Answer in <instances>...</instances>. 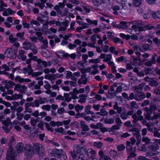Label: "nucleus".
Instances as JSON below:
<instances>
[{
  "mask_svg": "<svg viewBox=\"0 0 160 160\" xmlns=\"http://www.w3.org/2000/svg\"><path fill=\"white\" fill-rule=\"evenodd\" d=\"M154 141L155 143L159 144L160 145V139H155ZM149 150L147 152L146 156L151 157L154 155H156L158 154V152L157 150L158 149L159 147L158 144L155 143H151L148 146Z\"/></svg>",
  "mask_w": 160,
  "mask_h": 160,
  "instance_id": "2",
  "label": "nucleus"
},
{
  "mask_svg": "<svg viewBox=\"0 0 160 160\" xmlns=\"http://www.w3.org/2000/svg\"><path fill=\"white\" fill-rule=\"evenodd\" d=\"M42 108L44 110L49 111H50L51 109L50 106L49 105H43L42 106Z\"/></svg>",
  "mask_w": 160,
  "mask_h": 160,
  "instance_id": "62",
  "label": "nucleus"
},
{
  "mask_svg": "<svg viewBox=\"0 0 160 160\" xmlns=\"http://www.w3.org/2000/svg\"><path fill=\"white\" fill-rule=\"evenodd\" d=\"M142 50L141 49L139 48L140 51L141 52L145 51L150 49V46L149 45L147 44H144L142 46Z\"/></svg>",
  "mask_w": 160,
  "mask_h": 160,
  "instance_id": "27",
  "label": "nucleus"
},
{
  "mask_svg": "<svg viewBox=\"0 0 160 160\" xmlns=\"http://www.w3.org/2000/svg\"><path fill=\"white\" fill-rule=\"evenodd\" d=\"M31 59L33 60L37 61L38 64H39L41 62V59L38 58L37 57L35 56H33Z\"/></svg>",
  "mask_w": 160,
  "mask_h": 160,
  "instance_id": "53",
  "label": "nucleus"
},
{
  "mask_svg": "<svg viewBox=\"0 0 160 160\" xmlns=\"http://www.w3.org/2000/svg\"><path fill=\"white\" fill-rule=\"evenodd\" d=\"M112 9L113 11V13L115 15H118V13L117 11L119 10L120 8L117 6H115L112 7Z\"/></svg>",
  "mask_w": 160,
  "mask_h": 160,
  "instance_id": "38",
  "label": "nucleus"
},
{
  "mask_svg": "<svg viewBox=\"0 0 160 160\" xmlns=\"http://www.w3.org/2000/svg\"><path fill=\"white\" fill-rule=\"evenodd\" d=\"M95 115H93L92 116V118H91L89 116H86L84 118V119L88 122H90L91 120H93V119L94 118H96V116H95Z\"/></svg>",
  "mask_w": 160,
  "mask_h": 160,
  "instance_id": "52",
  "label": "nucleus"
},
{
  "mask_svg": "<svg viewBox=\"0 0 160 160\" xmlns=\"http://www.w3.org/2000/svg\"><path fill=\"white\" fill-rule=\"evenodd\" d=\"M111 66L112 68V71L113 73L116 72L117 71L116 69V67L114 66V64L111 61Z\"/></svg>",
  "mask_w": 160,
  "mask_h": 160,
  "instance_id": "58",
  "label": "nucleus"
},
{
  "mask_svg": "<svg viewBox=\"0 0 160 160\" xmlns=\"http://www.w3.org/2000/svg\"><path fill=\"white\" fill-rule=\"evenodd\" d=\"M145 94L142 92H137L135 94V100L137 101H140L145 98Z\"/></svg>",
  "mask_w": 160,
  "mask_h": 160,
  "instance_id": "13",
  "label": "nucleus"
},
{
  "mask_svg": "<svg viewBox=\"0 0 160 160\" xmlns=\"http://www.w3.org/2000/svg\"><path fill=\"white\" fill-rule=\"evenodd\" d=\"M83 47L81 46L77 48V53L78 54H79L80 56H81L80 53L81 52H85L87 51L86 49L84 48H83Z\"/></svg>",
  "mask_w": 160,
  "mask_h": 160,
  "instance_id": "26",
  "label": "nucleus"
},
{
  "mask_svg": "<svg viewBox=\"0 0 160 160\" xmlns=\"http://www.w3.org/2000/svg\"><path fill=\"white\" fill-rule=\"evenodd\" d=\"M141 0H133V5L135 7L139 6L141 4Z\"/></svg>",
  "mask_w": 160,
  "mask_h": 160,
  "instance_id": "45",
  "label": "nucleus"
},
{
  "mask_svg": "<svg viewBox=\"0 0 160 160\" xmlns=\"http://www.w3.org/2000/svg\"><path fill=\"white\" fill-rule=\"evenodd\" d=\"M14 83L11 81H9L6 82L5 84V86L7 88H12L13 86L15 85Z\"/></svg>",
  "mask_w": 160,
  "mask_h": 160,
  "instance_id": "30",
  "label": "nucleus"
},
{
  "mask_svg": "<svg viewBox=\"0 0 160 160\" xmlns=\"http://www.w3.org/2000/svg\"><path fill=\"white\" fill-rule=\"evenodd\" d=\"M22 97V95L21 94H15L12 96V100H15L17 99H21Z\"/></svg>",
  "mask_w": 160,
  "mask_h": 160,
  "instance_id": "32",
  "label": "nucleus"
},
{
  "mask_svg": "<svg viewBox=\"0 0 160 160\" xmlns=\"http://www.w3.org/2000/svg\"><path fill=\"white\" fill-rule=\"evenodd\" d=\"M149 85L152 86L157 87L159 85V83L158 81L154 80L152 78Z\"/></svg>",
  "mask_w": 160,
  "mask_h": 160,
  "instance_id": "35",
  "label": "nucleus"
},
{
  "mask_svg": "<svg viewBox=\"0 0 160 160\" xmlns=\"http://www.w3.org/2000/svg\"><path fill=\"white\" fill-rule=\"evenodd\" d=\"M102 145V143L101 142H95L93 143V146L99 149L101 148Z\"/></svg>",
  "mask_w": 160,
  "mask_h": 160,
  "instance_id": "40",
  "label": "nucleus"
},
{
  "mask_svg": "<svg viewBox=\"0 0 160 160\" xmlns=\"http://www.w3.org/2000/svg\"><path fill=\"white\" fill-rule=\"evenodd\" d=\"M107 114V112L104 111L102 110L100 112H98L96 113L95 114V116H96L97 118H98V115H100L102 116H105Z\"/></svg>",
  "mask_w": 160,
  "mask_h": 160,
  "instance_id": "39",
  "label": "nucleus"
},
{
  "mask_svg": "<svg viewBox=\"0 0 160 160\" xmlns=\"http://www.w3.org/2000/svg\"><path fill=\"white\" fill-rule=\"evenodd\" d=\"M16 158L15 154L14 153L12 148L10 147L7 151L6 158L4 160H17Z\"/></svg>",
  "mask_w": 160,
  "mask_h": 160,
  "instance_id": "8",
  "label": "nucleus"
},
{
  "mask_svg": "<svg viewBox=\"0 0 160 160\" xmlns=\"http://www.w3.org/2000/svg\"><path fill=\"white\" fill-rule=\"evenodd\" d=\"M44 83H45V84L44 85V88L46 89H50L51 86L49 82L47 81H45Z\"/></svg>",
  "mask_w": 160,
  "mask_h": 160,
  "instance_id": "43",
  "label": "nucleus"
},
{
  "mask_svg": "<svg viewBox=\"0 0 160 160\" xmlns=\"http://www.w3.org/2000/svg\"><path fill=\"white\" fill-rule=\"evenodd\" d=\"M105 2L104 0H92V3L94 6H99Z\"/></svg>",
  "mask_w": 160,
  "mask_h": 160,
  "instance_id": "19",
  "label": "nucleus"
},
{
  "mask_svg": "<svg viewBox=\"0 0 160 160\" xmlns=\"http://www.w3.org/2000/svg\"><path fill=\"white\" fill-rule=\"evenodd\" d=\"M0 69L1 70H4L6 71H8L10 70L9 67L5 64H3L0 67Z\"/></svg>",
  "mask_w": 160,
  "mask_h": 160,
  "instance_id": "48",
  "label": "nucleus"
},
{
  "mask_svg": "<svg viewBox=\"0 0 160 160\" xmlns=\"http://www.w3.org/2000/svg\"><path fill=\"white\" fill-rule=\"evenodd\" d=\"M152 17L154 18H158L160 19V11H158L155 13L154 12H152Z\"/></svg>",
  "mask_w": 160,
  "mask_h": 160,
  "instance_id": "31",
  "label": "nucleus"
},
{
  "mask_svg": "<svg viewBox=\"0 0 160 160\" xmlns=\"http://www.w3.org/2000/svg\"><path fill=\"white\" fill-rule=\"evenodd\" d=\"M23 144L22 143H18L16 146L17 152L20 153L24 152L26 156L31 158L34 152L36 153L40 156H43L44 155V150L42 145L38 142L33 144V147L29 144H27L23 148Z\"/></svg>",
  "mask_w": 160,
  "mask_h": 160,
  "instance_id": "1",
  "label": "nucleus"
},
{
  "mask_svg": "<svg viewBox=\"0 0 160 160\" xmlns=\"http://www.w3.org/2000/svg\"><path fill=\"white\" fill-rule=\"evenodd\" d=\"M88 27V24H84L83 26L79 27L77 28V31L78 32H81L83 29L87 28Z\"/></svg>",
  "mask_w": 160,
  "mask_h": 160,
  "instance_id": "33",
  "label": "nucleus"
},
{
  "mask_svg": "<svg viewBox=\"0 0 160 160\" xmlns=\"http://www.w3.org/2000/svg\"><path fill=\"white\" fill-rule=\"evenodd\" d=\"M16 51L13 50L12 48L7 49L4 52V54L6 57L12 58H14L16 57Z\"/></svg>",
  "mask_w": 160,
  "mask_h": 160,
  "instance_id": "7",
  "label": "nucleus"
},
{
  "mask_svg": "<svg viewBox=\"0 0 160 160\" xmlns=\"http://www.w3.org/2000/svg\"><path fill=\"white\" fill-rule=\"evenodd\" d=\"M86 21L89 23L90 24H94L95 25H97V21L95 20L92 21L89 19L87 18L86 19Z\"/></svg>",
  "mask_w": 160,
  "mask_h": 160,
  "instance_id": "61",
  "label": "nucleus"
},
{
  "mask_svg": "<svg viewBox=\"0 0 160 160\" xmlns=\"http://www.w3.org/2000/svg\"><path fill=\"white\" fill-rule=\"evenodd\" d=\"M81 126L83 130L82 132V134L84 136H88L89 134L86 132V131L89 130V128L88 126L86 125L85 122L82 121L81 122Z\"/></svg>",
  "mask_w": 160,
  "mask_h": 160,
  "instance_id": "12",
  "label": "nucleus"
},
{
  "mask_svg": "<svg viewBox=\"0 0 160 160\" xmlns=\"http://www.w3.org/2000/svg\"><path fill=\"white\" fill-rule=\"evenodd\" d=\"M30 24L31 26H33V24L37 26H39L40 24L37 21L35 20H32L30 22Z\"/></svg>",
  "mask_w": 160,
  "mask_h": 160,
  "instance_id": "63",
  "label": "nucleus"
},
{
  "mask_svg": "<svg viewBox=\"0 0 160 160\" xmlns=\"http://www.w3.org/2000/svg\"><path fill=\"white\" fill-rule=\"evenodd\" d=\"M132 118L133 119L132 121V123L135 124L138 121V117L136 113L133 114L132 116Z\"/></svg>",
  "mask_w": 160,
  "mask_h": 160,
  "instance_id": "42",
  "label": "nucleus"
},
{
  "mask_svg": "<svg viewBox=\"0 0 160 160\" xmlns=\"http://www.w3.org/2000/svg\"><path fill=\"white\" fill-rule=\"evenodd\" d=\"M36 35L38 37V39L39 40L41 41L42 40L43 38L41 36L42 34L40 32H36Z\"/></svg>",
  "mask_w": 160,
  "mask_h": 160,
  "instance_id": "60",
  "label": "nucleus"
},
{
  "mask_svg": "<svg viewBox=\"0 0 160 160\" xmlns=\"http://www.w3.org/2000/svg\"><path fill=\"white\" fill-rule=\"evenodd\" d=\"M87 149L86 146H84L81 148L78 145H75L73 147V151L71 152L72 160H76L78 158V155L79 153L81 155H84L86 153Z\"/></svg>",
  "mask_w": 160,
  "mask_h": 160,
  "instance_id": "3",
  "label": "nucleus"
},
{
  "mask_svg": "<svg viewBox=\"0 0 160 160\" xmlns=\"http://www.w3.org/2000/svg\"><path fill=\"white\" fill-rule=\"evenodd\" d=\"M87 96L85 94H81L79 96L80 99L78 102L80 103H82L86 101V98Z\"/></svg>",
  "mask_w": 160,
  "mask_h": 160,
  "instance_id": "28",
  "label": "nucleus"
},
{
  "mask_svg": "<svg viewBox=\"0 0 160 160\" xmlns=\"http://www.w3.org/2000/svg\"><path fill=\"white\" fill-rule=\"evenodd\" d=\"M109 17L107 15H105L103 17L100 18V19L101 20L103 21H105L107 22H109Z\"/></svg>",
  "mask_w": 160,
  "mask_h": 160,
  "instance_id": "37",
  "label": "nucleus"
},
{
  "mask_svg": "<svg viewBox=\"0 0 160 160\" xmlns=\"http://www.w3.org/2000/svg\"><path fill=\"white\" fill-rule=\"evenodd\" d=\"M96 38L100 39V36L97 34H95L92 36V39L93 42H95L96 41Z\"/></svg>",
  "mask_w": 160,
  "mask_h": 160,
  "instance_id": "44",
  "label": "nucleus"
},
{
  "mask_svg": "<svg viewBox=\"0 0 160 160\" xmlns=\"http://www.w3.org/2000/svg\"><path fill=\"white\" fill-rule=\"evenodd\" d=\"M100 58H104L103 61L104 62H108V64H109L110 62L109 60L110 59V56L109 55H106L104 53L101 54L100 56V58H98L96 59H89L88 60V62L89 63H98L100 62Z\"/></svg>",
  "mask_w": 160,
  "mask_h": 160,
  "instance_id": "5",
  "label": "nucleus"
},
{
  "mask_svg": "<svg viewBox=\"0 0 160 160\" xmlns=\"http://www.w3.org/2000/svg\"><path fill=\"white\" fill-rule=\"evenodd\" d=\"M56 55L60 58L68 57V53H65L64 51H57L56 52Z\"/></svg>",
  "mask_w": 160,
  "mask_h": 160,
  "instance_id": "20",
  "label": "nucleus"
},
{
  "mask_svg": "<svg viewBox=\"0 0 160 160\" xmlns=\"http://www.w3.org/2000/svg\"><path fill=\"white\" fill-rule=\"evenodd\" d=\"M98 154L100 156V160H110L109 157L104 154L102 150H100Z\"/></svg>",
  "mask_w": 160,
  "mask_h": 160,
  "instance_id": "17",
  "label": "nucleus"
},
{
  "mask_svg": "<svg viewBox=\"0 0 160 160\" xmlns=\"http://www.w3.org/2000/svg\"><path fill=\"white\" fill-rule=\"evenodd\" d=\"M52 154L54 157L60 158L61 160H66L67 159L65 152L61 149H53L52 150Z\"/></svg>",
  "mask_w": 160,
  "mask_h": 160,
  "instance_id": "4",
  "label": "nucleus"
},
{
  "mask_svg": "<svg viewBox=\"0 0 160 160\" xmlns=\"http://www.w3.org/2000/svg\"><path fill=\"white\" fill-rule=\"evenodd\" d=\"M115 120V122L117 123V125H118L119 126H121V124L122 123V122L121 121L120 118L118 116H117L114 117Z\"/></svg>",
  "mask_w": 160,
  "mask_h": 160,
  "instance_id": "36",
  "label": "nucleus"
},
{
  "mask_svg": "<svg viewBox=\"0 0 160 160\" xmlns=\"http://www.w3.org/2000/svg\"><path fill=\"white\" fill-rule=\"evenodd\" d=\"M150 101L148 100H144L141 105L142 107H143L145 106L148 105L149 104Z\"/></svg>",
  "mask_w": 160,
  "mask_h": 160,
  "instance_id": "54",
  "label": "nucleus"
},
{
  "mask_svg": "<svg viewBox=\"0 0 160 160\" xmlns=\"http://www.w3.org/2000/svg\"><path fill=\"white\" fill-rule=\"evenodd\" d=\"M9 39L11 43H13L17 41V39L14 38L12 34H10L9 37Z\"/></svg>",
  "mask_w": 160,
  "mask_h": 160,
  "instance_id": "47",
  "label": "nucleus"
},
{
  "mask_svg": "<svg viewBox=\"0 0 160 160\" xmlns=\"http://www.w3.org/2000/svg\"><path fill=\"white\" fill-rule=\"evenodd\" d=\"M64 97L65 100L67 102H69L71 100V98L70 97L69 95L67 93L64 94Z\"/></svg>",
  "mask_w": 160,
  "mask_h": 160,
  "instance_id": "59",
  "label": "nucleus"
},
{
  "mask_svg": "<svg viewBox=\"0 0 160 160\" xmlns=\"http://www.w3.org/2000/svg\"><path fill=\"white\" fill-rule=\"evenodd\" d=\"M131 108L132 109L137 108L138 107V106L136 102L134 101H132L130 103Z\"/></svg>",
  "mask_w": 160,
  "mask_h": 160,
  "instance_id": "46",
  "label": "nucleus"
},
{
  "mask_svg": "<svg viewBox=\"0 0 160 160\" xmlns=\"http://www.w3.org/2000/svg\"><path fill=\"white\" fill-rule=\"evenodd\" d=\"M27 88L23 85L20 84H15L14 90L18 92L23 93L26 90Z\"/></svg>",
  "mask_w": 160,
  "mask_h": 160,
  "instance_id": "11",
  "label": "nucleus"
},
{
  "mask_svg": "<svg viewBox=\"0 0 160 160\" xmlns=\"http://www.w3.org/2000/svg\"><path fill=\"white\" fill-rule=\"evenodd\" d=\"M125 146L122 144L119 145L117 146V149L119 151L123 150L125 149Z\"/></svg>",
  "mask_w": 160,
  "mask_h": 160,
  "instance_id": "56",
  "label": "nucleus"
},
{
  "mask_svg": "<svg viewBox=\"0 0 160 160\" xmlns=\"http://www.w3.org/2000/svg\"><path fill=\"white\" fill-rule=\"evenodd\" d=\"M75 110L77 112H79L83 109V107L82 106H80L79 105H77L75 107Z\"/></svg>",
  "mask_w": 160,
  "mask_h": 160,
  "instance_id": "55",
  "label": "nucleus"
},
{
  "mask_svg": "<svg viewBox=\"0 0 160 160\" xmlns=\"http://www.w3.org/2000/svg\"><path fill=\"white\" fill-rule=\"evenodd\" d=\"M88 155L89 157L94 156L96 154V152L92 149H89L87 151Z\"/></svg>",
  "mask_w": 160,
  "mask_h": 160,
  "instance_id": "25",
  "label": "nucleus"
},
{
  "mask_svg": "<svg viewBox=\"0 0 160 160\" xmlns=\"http://www.w3.org/2000/svg\"><path fill=\"white\" fill-rule=\"evenodd\" d=\"M120 117L123 119H126L128 118V116L125 112H122L121 114Z\"/></svg>",
  "mask_w": 160,
  "mask_h": 160,
  "instance_id": "57",
  "label": "nucleus"
},
{
  "mask_svg": "<svg viewBox=\"0 0 160 160\" xmlns=\"http://www.w3.org/2000/svg\"><path fill=\"white\" fill-rule=\"evenodd\" d=\"M18 69V72L19 73H23L24 74L28 73L29 74H31L32 73L33 71V70L31 68V65H29L27 68H23V70L22 69Z\"/></svg>",
  "mask_w": 160,
  "mask_h": 160,
  "instance_id": "10",
  "label": "nucleus"
},
{
  "mask_svg": "<svg viewBox=\"0 0 160 160\" xmlns=\"http://www.w3.org/2000/svg\"><path fill=\"white\" fill-rule=\"evenodd\" d=\"M91 107V106L89 105L86 106L85 109V112L87 114H89L91 113L92 114V113H91V111H90Z\"/></svg>",
  "mask_w": 160,
  "mask_h": 160,
  "instance_id": "49",
  "label": "nucleus"
},
{
  "mask_svg": "<svg viewBox=\"0 0 160 160\" xmlns=\"http://www.w3.org/2000/svg\"><path fill=\"white\" fill-rule=\"evenodd\" d=\"M71 36L70 34H68V35L65 36V39H64L62 42L61 44L62 45H64L67 44H68V42L66 39H68L69 37H70Z\"/></svg>",
  "mask_w": 160,
  "mask_h": 160,
  "instance_id": "41",
  "label": "nucleus"
},
{
  "mask_svg": "<svg viewBox=\"0 0 160 160\" xmlns=\"http://www.w3.org/2000/svg\"><path fill=\"white\" fill-rule=\"evenodd\" d=\"M129 22L125 21L121 22L118 25V28L120 29H126L128 28L127 24Z\"/></svg>",
  "mask_w": 160,
  "mask_h": 160,
  "instance_id": "18",
  "label": "nucleus"
},
{
  "mask_svg": "<svg viewBox=\"0 0 160 160\" xmlns=\"http://www.w3.org/2000/svg\"><path fill=\"white\" fill-rule=\"evenodd\" d=\"M114 34V33L113 32H111V40L113 41L115 43L120 42L121 40L118 38L112 37Z\"/></svg>",
  "mask_w": 160,
  "mask_h": 160,
  "instance_id": "29",
  "label": "nucleus"
},
{
  "mask_svg": "<svg viewBox=\"0 0 160 160\" xmlns=\"http://www.w3.org/2000/svg\"><path fill=\"white\" fill-rule=\"evenodd\" d=\"M24 129H25V130L24 131V132L26 134H28V133L30 132V129L31 128L29 127L28 125H26L24 126Z\"/></svg>",
  "mask_w": 160,
  "mask_h": 160,
  "instance_id": "50",
  "label": "nucleus"
},
{
  "mask_svg": "<svg viewBox=\"0 0 160 160\" xmlns=\"http://www.w3.org/2000/svg\"><path fill=\"white\" fill-rule=\"evenodd\" d=\"M142 141L145 142L146 145H148L150 143L151 140L148 137L144 136L142 138Z\"/></svg>",
  "mask_w": 160,
  "mask_h": 160,
  "instance_id": "34",
  "label": "nucleus"
},
{
  "mask_svg": "<svg viewBox=\"0 0 160 160\" xmlns=\"http://www.w3.org/2000/svg\"><path fill=\"white\" fill-rule=\"evenodd\" d=\"M22 44L23 46V48L24 49L26 50L30 49L35 54L37 53V49L34 44L30 43L26 41L24 42Z\"/></svg>",
  "mask_w": 160,
  "mask_h": 160,
  "instance_id": "6",
  "label": "nucleus"
},
{
  "mask_svg": "<svg viewBox=\"0 0 160 160\" xmlns=\"http://www.w3.org/2000/svg\"><path fill=\"white\" fill-rule=\"evenodd\" d=\"M44 78L50 81L52 84H53L54 83L56 78H55V74H48L45 75L44 76Z\"/></svg>",
  "mask_w": 160,
  "mask_h": 160,
  "instance_id": "15",
  "label": "nucleus"
},
{
  "mask_svg": "<svg viewBox=\"0 0 160 160\" xmlns=\"http://www.w3.org/2000/svg\"><path fill=\"white\" fill-rule=\"evenodd\" d=\"M120 128L119 126L117 125H114L111 128V134H114L116 132V130L119 129Z\"/></svg>",
  "mask_w": 160,
  "mask_h": 160,
  "instance_id": "22",
  "label": "nucleus"
},
{
  "mask_svg": "<svg viewBox=\"0 0 160 160\" xmlns=\"http://www.w3.org/2000/svg\"><path fill=\"white\" fill-rule=\"evenodd\" d=\"M133 132V135L134 136L138 134L139 133L138 130L136 128H133L131 130Z\"/></svg>",
  "mask_w": 160,
  "mask_h": 160,
  "instance_id": "64",
  "label": "nucleus"
},
{
  "mask_svg": "<svg viewBox=\"0 0 160 160\" xmlns=\"http://www.w3.org/2000/svg\"><path fill=\"white\" fill-rule=\"evenodd\" d=\"M92 68L93 69V70L92 71L91 73L92 74H95L98 72V71L97 69V68L95 65L92 66Z\"/></svg>",
  "mask_w": 160,
  "mask_h": 160,
  "instance_id": "51",
  "label": "nucleus"
},
{
  "mask_svg": "<svg viewBox=\"0 0 160 160\" xmlns=\"http://www.w3.org/2000/svg\"><path fill=\"white\" fill-rule=\"evenodd\" d=\"M57 32V29L52 28H50L49 30L47 29L46 31H45V34H51L53 33H55ZM42 33H44L43 31H42Z\"/></svg>",
  "mask_w": 160,
  "mask_h": 160,
  "instance_id": "24",
  "label": "nucleus"
},
{
  "mask_svg": "<svg viewBox=\"0 0 160 160\" xmlns=\"http://www.w3.org/2000/svg\"><path fill=\"white\" fill-rule=\"evenodd\" d=\"M126 144L127 151L129 154V155L128 157V158H130L134 157L136 156V155L134 152H132V146L130 145V142L127 141L126 142Z\"/></svg>",
  "mask_w": 160,
  "mask_h": 160,
  "instance_id": "9",
  "label": "nucleus"
},
{
  "mask_svg": "<svg viewBox=\"0 0 160 160\" xmlns=\"http://www.w3.org/2000/svg\"><path fill=\"white\" fill-rule=\"evenodd\" d=\"M37 19L38 21L42 22L43 21H47L48 20V18L46 16H43L42 14L39 15V16L37 18Z\"/></svg>",
  "mask_w": 160,
  "mask_h": 160,
  "instance_id": "21",
  "label": "nucleus"
},
{
  "mask_svg": "<svg viewBox=\"0 0 160 160\" xmlns=\"http://www.w3.org/2000/svg\"><path fill=\"white\" fill-rule=\"evenodd\" d=\"M15 80L16 81L19 82H31V80L30 79L28 78L23 79L21 78L19 76H17L15 78Z\"/></svg>",
  "mask_w": 160,
  "mask_h": 160,
  "instance_id": "16",
  "label": "nucleus"
},
{
  "mask_svg": "<svg viewBox=\"0 0 160 160\" xmlns=\"http://www.w3.org/2000/svg\"><path fill=\"white\" fill-rule=\"evenodd\" d=\"M41 48L42 49L41 54L43 57L48 58L51 56V53L44 47L42 46Z\"/></svg>",
  "mask_w": 160,
  "mask_h": 160,
  "instance_id": "14",
  "label": "nucleus"
},
{
  "mask_svg": "<svg viewBox=\"0 0 160 160\" xmlns=\"http://www.w3.org/2000/svg\"><path fill=\"white\" fill-rule=\"evenodd\" d=\"M25 52L23 50H20L19 51L18 55V58H21L23 61H25L26 59V56L24 55Z\"/></svg>",
  "mask_w": 160,
  "mask_h": 160,
  "instance_id": "23",
  "label": "nucleus"
}]
</instances>
